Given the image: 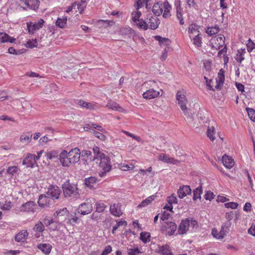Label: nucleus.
I'll return each mask as SVG.
<instances>
[{"instance_id": "c03bdc74", "label": "nucleus", "mask_w": 255, "mask_h": 255, "mask_svg": "<svg viewBox=\"0 0 255 255\" xmlns=\"http://www.w3.org/2000/svg\"><path fill=\"white\" fill-rule=\"evenodd\" d=\"M202 188L201 186L197 188L193 191V199L196 200L198 198H201V195L202 193Z\"/></svg>"}, {"instance_id": "338daca9", "label": "nucleus", "mask_w": 255, "mask_h": 255, "mask_svg": "<svg viewBox=\"0 0 255 255\" xmlns=\"http://www.w3.org/2000/svg\"><path fill=\"white\" fill-rule=\"evenodd\" d=\"M248 233L254 237H255V225L252 224L248 229Z\"/></svg>"}, {"instance_id": "680f3d73", "label": "nucleus", "mask_w": 255, "mask_h": 255, "mask_svg": "<svg viewBox=\"0 0 255 255\" xmlns=\"http://www.w3.org/2000/svg\"><path fill=\"white\" fill-rule=\"evenodd\" d=\"M112 252V247L111 246L105 247L101 255H108Z\"/></svg>"}, {"instance_id": "f704fd0d", "label": "nucleus", "mask_w": 255, "mask_h": 255, "mask_svg": "<svg viewBox=\"0 0 255 255\" xmlns=\"http://www.w3.org/2000/svg\"><path fill=\"white\" fill-rule=\"evenodd\" d=\"M97 182V179L95 177H90L85 179V184L89 188L94 187Z\"/></svg>"}, {"instance_id": "f3484780", "label": "nucleus", "mask_w": 255, "mask_h": 255, "mask_svg": "<svg viewBox=\"0 0 255 255\" xmlns=\"http://www.w3.org/2000/svg\"><path fill=\"white\" fill-rule=\"evenodd\" d=\"M36 204L34 202L29 201L22 204L20 211L25 212H34L36 211Z\"/></svg>"}, {"instance_id": "7c9ffc66", "label": "nucleus", "mask_w": 255, "mask_h": 255, "mask_svg": "<svg viewBox=\"0 0 255 255\" xmlns=\"http://www.w3.org/2000/svg\"><path fill=\"white\" fill-rule=\"evenodd\" d=\"M246 53V51L245 48H241L237 50V53L235 56V58L238 63H241L245 59V54Z\"/></svg>"}, {"instance_id": "a878e982", "label": "nucleus", "mask_w": 255, "mask_h": 255, "mask_svg": "<svg viewBox=\"0 0 255 255\" xmlns=\"http://www.w3.org/2000/svg\"><path fill=\"white\" fill-rule=\"evenodd\" d=\"M223 165L228 169H231L234 165L233 159L226 154H224L222 158Z\"/></svg>"}, {"instance_id": "3c124183", "label": "nucleus", "mask_w": 255, "mask_h": 255, "mask_svg": "<svg viewBox=\"0 0 255 255\" xmlns=\"http://www.w3.org/2000/svg\"><path fill=\"white\" fill-rule=\"evenodd\" d=\"M106 205L102 202H98L96 203V211L98 212H103L106 208Z\"/></svg>"}, {"instance_id": "0eeeda50", "label": "nucleus", "mask_w": 255, "mask_h": 255, "mask_svg": "<svg viewBox=\"0 0 255 255\" xmlns=\"http://www.w3.org/2000/svg\"><path fill=\"white\" fill-rule=\"evenodd\" d=\"M17 4L20 8L25 10H37L39 6L38 0H17Z\"/></svg>"}, {"instance_id": "412c9836", "label": "nucleus", "mask_w": 255, "mask_h": 255, "mask_svg": "<svg viewBox=\"0 0 255 255\" xmlns=\"http://www.w3.org/2000/svg\"><path fill=\"white\" fill-rule=\"evenodd\" d=\"M192 190L188 185H184L180 187L177 191L178 196L180 198H183L191 193Z\"/></svg>"}, {"instance_id": "f03ea898", "label": "nucleus", "mask_w": 255, "mask_h": 255, "mask_svg": "<svg viewBox=\"0 0 255 255\" xmlns=\"http://www.w3.org/2000/svg\"><path fill=\"white\" fill-rule=\"evenodd\" d=\"M81 156V151L78 147L71 148L69 151L63 149L59 154L60 162L64 167H69L70 165L79 162Z\"/></svg>"}, {"instance_id": "4468645a", "label": "nucleus", "mask_w": 255, "mask_h": 255, "mask_svg": "<svg viewBox=\"0 0 255 255\" xmlns=\"http://www.w3.org/2000/svg\"><path fill=\"white\" fill-rule=\"evenodd\" d=\"M75 103L82 108H84L87 110H93L97 108V104L95 102H87L82 100L77 99L75 100Z\"/></svg>"}, {"instance_id": "6ab92c4d", "label": "nucleus", "mask_w": 255, "mask_h": 255, "mask_svg": "<svg viewBox=\"0 0 255 255\" xmlns=\"http://www.w3.org/2000/svg\"><path fill=\"white\" fill-rule=\"evenodd\" d=\"M158 159L166 163L177 164L179 163L177 160L170 157L169 155H167V154H165V153H160L158 156Z\"/></svg>"}, {"instance_id": "58836bf2", "label": "nucleus", "mask_w": 255, "mask_h": 255, "mask_svg": "<svg viewBox=\"0 0 255 255\" xmlns=\"http://www.w3.org/2000/svg\"><path fill=\"white\" fill-rule=\"evenodd\" d=\"M45 226L43 223L41 222H38L34 226L33 230L36 233H43L44 231Z\"/></svg>"}, {"instance_id": "37998d69", "label": "nucleus", "mask_w": 255, "mask_h": 255, "mask_svg": "<svg viewBox=\"0 0 255 255\" xmlns=\"http://www.w3.org/2000/svg\"><path fill=\"white\" fill-rule=\"evenodd\" d=\"M220 30L219 26L208 27L206 32L210 35H213L218 33Z\"/></svg>"}, {"instance_id": "ddd939ff", "label": "nucleus", "mask_w": 255, "mask_h": 255, "mask_svg": "<svg viewBox=\"0 0 255 255\" xmlns=\"http://www.w3.org/2000/svg\"><path fill=\"white\" fill-rule=\"evenodd\" d=\"M161 230L166 235L172 236L176 231L177 226L174 222H166L162 224Z\"/></svg>"}, {"instance_id": "a18cd8bd", "label": "nucleus", "mask_w": 255, "mask_h": 255, "mask_svg": "<svg viewBox=\"0 0 255 255\" xmlns=\"http://www.w3.org/2000/svg\"><path fill=\"white\" fill-rule=\"evenodd\" d=\"M134 23L136 24V25L138 27V28L142 29L143 30H147V26H146V21H143L141 19H139L137 20Z\"/></svg>"}, {"instance_id": "bf43d9fd", "label": "nucleus", "mask_w": 255, "mask_h": 255, "mask_svg": "<svg viewBox=\"0 0 255 255\" xmlns=\"http://www.w3.org/2000/svg\"><path fill=\"white\" fill-rule=\"evenodd\" d=\"M11 202L10 201H5L4 203L2 204L1 209L4 210H8L11 208Z\"/></svg>"}, {"instance_id": "f257e3e1", "label": "nucleus", "mask_w": 255, "mask_h": 255, "mask_svg": "<svg viewBox=\"0 0 255 255\" xmlns=\"http://www.w3.org/2000/svg\"><path fill=\"white\" fill-rule=\"evenodd\" d=\"M94 160H97L100 171L99 175L101 177H105L107 173L109 172L112 168L110 158L103 153V150L97 146L93 147Z\"/></svg>"}, {"instance_id": "774afa93", "label": "nucleus", "mask_w": 255, "mask_h": 255, "mask_svg": "<svg viewBox=\"0 0 255 255\" xmlns=\"http://www.w3.org/2000/svg\"><path fill=\"white\" fill-rule=\"evenodd\" d=\"M247 50L249 52H251L254 49H255V43L249 42L247 44Z\"/></svg>"}, {"instance_id": "c9c22d12", "label": "nucleus", "mask_w": 255, "mask_h": 255, "mask_svg": "<svg viewBox=\"0 0 255 255\" xmlns=\"http://www.w3.org/2000/svg\"><path fill=\"white\" fill-rule=\"evenodd\" d=\"M140 240L144 244H146L150 241V234L149 232L143 231L140 233Z\"/></svg>"}, {"instance_id": "c85d7f7f", "label": "nucleus", "mask_w": 255, "mask_h": 255, "mask_svg": "<svg viewBox=\"0 0 255 255\" xmlns=\"http://www.w3.org/2000/svg\"><path fill=\"white\" fill-rule=\"evenodd\" d=\"M158 254V255H172L170 247L167 245L159 247Z\"/></svg>"}, {"instance_id": "09e8293b", "label": "nucleus", "mask_w": 255, "mask_h": 255, "mask_svg": "<svg viewBox=\"0 0 255 255\" xmlns=\"http://www.w3.org/2000/svg\"><path fill=\"white\" fill-rule=\"evenodd\" d=\"M154 38L159 41L160 44L168 45L170 42V40L168 38H163L160 36H155Z\"/></svg>"}, {"instance_id": "39448f33", "label": "nucleus", "mask_w": 255, "mask_h": 255, "mask_svg": "<svg viewBox=\"0 0 255 255\" xmlns=\"http://www.w3.org/2000/svg\"><path fill=\"white\" fill-rule=\"evenodd\" d=\"M187 91L184 89H179L176 95V100L181 110L185 115H188V109L187 107L188 99L186 97Z\"/></svg>"}, {"instance_id": "7ed1b4c3", "label": "nucleus", "mask_w": 255, "mask_h": 255, "mask_svg": "<svg viewBox=\"0 0 255 255\" xmlns=\"http://www.w3.org/2000/svg\"><path fill=\"white\" fill-rule=\"evenodd\" d=\"M142 86L146 89L142 94L143 98L146 100H152L159 97L160 92L154 89L158 87L157 83L155 81L145 82Z\"/></svg>"}, {"instance_id": "9b49d317", "label": "nucleus", "mask_w": 255, "mask_h": 255, "mask_svg": "<svg viewBox=\"0 0 255 255\" xmlns=\"http://www.w3.org/2000/svg\"><path fill=\"white\" fill-rule=\"evenodd\" d=\"M225 37L223 34H218L210 39V45L212 48L218 50L221 47L225 45Z\"/></svg>"}, {"instance_id": "052dcab7", "label": "nucleus", "mask_w": 255, "mask_h": 255, "mask_svg": "<svg viewBox=\"0 0 255 255\" xmlns=\"http://www.w3.org/2000/svg\"><path fill=\"white\" fill-rule=\"evenodd\" d=\"M54 223V221L52 218L46 217L43 219V224H44L46 226H48L51 224Z\"/></svg>"}, {"instance_id": "2eb2a0df", "label": "nucleus", "mask_w": 255, "mask_h": 255, "mask_svg": "<svg viewBox=\"0 0 255 255\" xmlns=\"http://www.w3.org/2000/svg\"><path fill=\"white\" fill-rule=\"evenodd\" d=\"M146 23L147 29H155L159 24V21L156 17L148 15L147 16Z\"/></svg>"}, {"instance_id": "423d86ee", "label": "nucleus", "mask_w": 255, "mask_h": 255, "mask_svg": "<svg viewBox=\"0 0 255 255\" xmlns=\"http://www.w3.org/2000/svg\"><path fill=\"white\" fill-rule=\"evenodd\" d=\"M62 188L65 197H75L79 195L77 186L71 184L69 180L66 181L62 184Z\"/></svg>"}, {"instance_id": "20e7f679", "label": "nucleus", "mask_w": 255, "mask_h": 255, "mask_svg": "<svg viewBox=\"0 0 255 255\" xmlns=\"http://www.w3.org/2000/svg\"><path fill=\"white\" fill-rule=\"evenodd\" d=\"M171 6L167 1H165L164 2L154 3L152 6V10L155 15L159 16L163 14V17L167 18L171 16Z\"/></svg>"}, {"instance_id": "4c0bfd02", "label": "nucleus", "mask_w": 255, "mask_h": 255, "mask_svg": "<svg viewBox=\"0 0 255 255\" xmlns=\"http://www.w3.org/2000/svg\"><path fill=\"white\" fill-rule=\"evenodd\" d=\"M86 6V3L84 1H81L80 2H74L73 3V6L74 7V9H78L79 13H81L84 10Z\"/></svg>"}, {"instance_id": "9d476101", "label": "nucleus", "mask_w": 255, "mask_h": 255, "mask_svg": "<svg viewBox=\"0 0 255 255\" xmlns=\"http://www.w3.org/2000/svg\"><path fill=\"white\" fill-rule=\"evenodd\" d=\"M229 230V226L224 224L222 225L219 231H218V229L213 228L211 231V235L215 239L221 240L227 236Z\"/></svg>"}, {"instance_id": "69168bd1", "label": "nucleus", "mask_w": 255, "mask_h": 255, "mask_svg": "<svg viewBox=\"0 0 255 255\" xmlns=\"http://www.w3.org/2000/svg\"><path fill=\"white\" fill-rule=\"evenodd\" d=\"M94 134L96 137H97L98 138H100L101 140H104L106 138V136L104 134L98 131H94Z\"/></svg>"}, {"instance_id": "6e6d98bb", "label": "nucleus", "mask_w": 255, "mask_h": 255, "mask_svg": "<svg viewBox=\"0 0 255 255\" xmlns=\"http://www.w3.org/2000/svg\"><path fill=\"white\" fill-rule=\"evenodd\" d=\"M128 255H138L141 253L138 248L128 249Z\"/></svg>"}, {"instance_id": "473e14b6", "label": "nucleus", "mask_w": 255, "mask_h": 255, "mask_svg": "<svg viewBox=\"0 0 255 255\" xmlns=\"http://www.w3.org/2000/svg\"><path fill=\"white\" fill-rule=\"evenodd\" d=\"M221 70H220V72L218 74L217 79L216 80V86L215 88L217 90H220L223 85L224 82V75L221 73Z\"/></svg>"}, {"instance_id": "0e129e2a", "label": "nucleus", "mask_w": 255, "mask_h": 255, "mask_svg": "<svg viewBox=\"0 0 255 255\" xmlns=\"http://www.w3.org/2000/svg\"><path fill=\"white\" fill-rule=\"evenodd\" d=\"M186 2L189 7H195L197 6V3L195 0H186Z\"/></svg>"}, {"instance_id": "864d4df0", "label": "nucleus", "mask_w": 255, "mask_h": 255, "mask_svg": "<svg viewBox=\"0 0 255 255\" xmlns=\"http://www.w3.org/2000/svg\"><path fill=\"white\" fill-rule=\"evenodd\" d=\"M248 116L252 121L255 122V110L252 108H247Z\"/></svg>"}, {"instance_id": "2f4dec72", "label": "nucleus", "mask_w": 255, "mask_h": 255, "mask_svg": "<svg viewBox=\"0 0 255 255\" xmlns=\"http://www.w3.org/2000/svg\"><path fill=\"white\" fill-rule=\"evenodd\" d=\"M37 248L45 255H48L50 253L52 247L50 244H42L38 245Z\"/></svg>"}, {"instance_id": "b1692460", "label": "nucleus", "mask_w": 255, "mask_h": 255, "mask_svg": "<svg viewBox=\"0 0 255 255\" xmlns=\"http://www.w3.org/2000/svg\"><path fill=\"white\" fill-rule=\"evenodd\" d=\"M32 133L30 131L23 133L20 136V142L23 144H27L31 140Z\"/></svg>"}, {"instance_id": "6e6552de", "label": "nucleus", "mask_w": 255, "mask_h": 255, "mask_svg": "<svg viewBox=\"0 0 255 255\" xmlns=\"http://www.w3.org/2000/svg\"><path fill=\"white\" fill-rule=\"evenodd\" d=\"M95 202L94 198H89L79 205L78 212L82 215H87L93 210V204Z\"/></svg>"}, {"instance_id": "a19ab883", "label": "nucleus", "mask_w": 255, "mask_h": 255, "mask_svg": "<svg viewBox=\"0 0 255 255\" xmlns=\"http://www.w3.org/2000/svg\"><path fill=\"white\" fill-rule=\"evenodd\" d=\"M215 127L214 126L209 127L207 131V134L208 137L211 141H214L215 139Z\"/></svg>"}, {"instance_id": "8fccbe9b", "label": "nucleus", "mask_w": 255, "mask_h": 255, "mask_svg": "<svg viewBox=\"0 0 255 255\" xmlns=\"http://www.w3.org/2000/svg\"><path fill=\"white\" fill-rule=\"evenodd\" d=\"M148 0H138L136 1V4H135V7H136V9H139L140 8L145 6V7H147V2Z\"/></svg>"}, {"instance_id": "5701e85b", "label": "nucleus", "mask_w": 255, "mask_h": 255, "mask_svg": "<svg viewBox=\"0 0 255 255\" xmlns=\"http://www.w3.org/2000/svg\"><path fill=\"white\" fill-rule=\"evenodd\" d=\"M106 107L114 111H118L123 113H126V110L115 102H109L106 105Z\"/></svg>"}, {"instance_id": "1a4fd4ad", "label": "nucleus", "mask_w": 255, "mask_h": 255, "mask_svg": "<svg viewBox=\"0 0 255 255\" xmlns=\"http://www.w3.org/2000/svg\"><path fill=\"white\" fill-rule=\"evenodd\" d=\"M44 23L45 21L42 18L35 22H27L26 26L29 34H33L35 31L40 30L43 27Z\"/></svg>"}, {"instance_id": "79ce46f5", "label": "nucleus", "mask_w": 255, "mask_h": 255, "mask_svg": "<svg viewBox=\"0 0 255 255\" xmlns=\"http://www.w3.org/2000/svg\"><path fill=\"white\" fill-rule=\"evenodd\" d=\"M45 156L47 159L51 160L57 158L59 156V153L57 150H50L46 153Z\"/></svg>"}, {"instance_id": "f8f14e48", "label": "nucleus", "mask_w": 255, "mask_h": 255, "mask_svg": "<svg viewBox=\"0 0 255 255\" xmlns=\"http://www.w3.org/2000/svg\"><path fill=\"white\" fill-rule=\"evenodd\" d=\"M35 158V154L27 153L23 155V158L21 159L22 164L27 168H33L37 164Z\"/></svg>"}, {"instance_id": "dca6fc26", "label": "nucleus", "mask_w": 255, "mask_h": 255, "mask_svg": "<svg viewBox=\"0 0 255 255\" xmlns=\"http://www.w3.org/2000/svg\"><path fill=\"white\" fill-rule=\"evenodd\" d=\"M190 225V222L189 219H185L182 220L178 227V233L180 235H184V234H186L189 229Z\"/></svg>"}, {"instance_id": "49530a36", "label": "nucleus", "mask_w": 255, "mask_h": 255, "mask_svg": "<svg viewBox=\"0 0 255 255\" xmlns=\"http://www.w3.org/2000/svg\"><path fill=\"white\" fill-rule=\"evenodd\" d=\"M193 41V43L197 47L201 46L202 43V37L200 35H197V36H194L191 38Z\"/></svg>"}, {"instance_id": "de8ad7c7", "label": "nucleus", "mask_w": 255, "mask_h": 255, "mask_svg": "<svg viewBox=\"0 0 255 255\" xmlns=\"http://www.w3.org/2000/svg\"><path fill=\"white\" fill-rule=\"evenodd\" d=\"M27 48H33L37 46V41L36 39L29 40L25 44Z\"/></svg>"}, {"instance_id": "e2e57ef3", "label": "nucleus", "mask_w": 255, "mask_h": 255, "mask_svg": "<svg viewBox=\"0 0 255 255\" xmlns=\"http://www.w3.org/2000/svg\"><path fill=\"white\" fill-rule=\"evenodd\" d=\"M215 197L214 193L211 191H208L205 194V198L206 200H211Z\"/></svg>"}, {"instance_id": "cd10ccee", "label": "nucleus", "mask_w": 255, "mask_h": 255, "mask_svg": "<svg viewBox=\"0 0 255 255\" xmlns=\"http://www.w3.org/2000/svg\"><path fill=\"white\" fill-rule=\"evenodd\" d=\"M28 233L26 229L21 230L20 232L17 233V242L24 243L27 240Z\"/></svg>"}, {"instance_id": "bb28decb", "label": "nucleus", "mask_w": 255, "mask_h": 255, "mask_svg": "<svg viewBox=\"0 0 255 255\" xmlns=\"http://www.w3.org/2000/svg\"><path fill=\"white\" fill-rule=\"evenodd\" d=\"M50 201V198L49 196L40 195L38 200V203L40 207H44L48 206Z\"/></svg>"}, {"instance_id": "4d7b16f0", "label": "nucleus", "mask_w": 255, "mask_h": 255, "mask_svg": "<svg viewBox=\"0 0 255 255\" xmlns=\"http://www.w3.org/2000/svg\"><path fill=\"white\" fill-rule=\"evenodd\" d=\"M224 206L227 208H231L232 209H235L238 208V204L236 202H228L224 204Z\"/></svg>"}, {"instance_id": "603ef678", "label": "nucleus", "mask_w": 255, "mask_h": 255, "mask_svg": "<svg viewBox=\"0 0 255 255\" xmlns=\"http://www.w3.org/2000/svg\"><path fill=\"white\" fill-rule=\"evenodd\" d=\"M141 15V13L139 9H136V11L134 12H132L131 13V19H132V21L133 22H136L137 20L140 19V16Z\"/></svg>"}, {"instance_id": "c756f323", "label": "nucleus", "mask_w": 255, "mask_h": 255, "mask_svg": "<svg viewBox=\"0 0 255 255\" xmlns=\"http://www.w3.org/2000/svg\"><path fill=\"white\" fill-rule=\"evenodd\" d=\"M120 31L123 35L128 36V37H130L135 33V31L128 26H122L120 28Z\"/></svg>"}, {"instance_id": "ea45409f", "label": "nucleus", "mask_w": 255, "mask_h": 255, "mask_svg": "<svg viewBox=\"0 0 255 255\" xmlns=\"http://www.w3.org/2000/svg\"><path fill=\"white\" fill-rule=\"evenodd\" d=\"M67 20V19L66 16H63L62 18H58V19L56 21V26H57L61 28H63L65 26Z\"/></svg>"}, {"instance_id": "aec40b11", "label": "nucleus", "mask_w": 255, "mask_h": 255, "mask_svg": "<svg viewBox=\"0 0 255 255\" xmlns=\"http://www.w3.org/2000/svg\"><path fill=\"white\" fill-rule=\"evenodd\" d=\"M68 210L66 207H64L57 210L54 214V217H55L59 220H64L68 216Z\"/></svg>"}, {"instance_id": "393cba45", "label": "nucleus", "mask_w": 255, "mask_h": 255, "mask_svg": "<svg viewBox=\"0 0 255 255\" xmlns=\"http://www.w3.org/2000/svg\"><path fill=\"white\" fill-rule=\"evenodd\" d=\"M111 213L115 216L120 217L123 214V211L121 209V205L119 204H113L110 206Z\"/></svg>"}, {"instance_id": "13d9d810", "label": "nucleus", "mask_w": 255, "mask_h": 255, "mask_svg": "<svg viewBox=\"0 0 255 255\" xmlns=\"http://www.w3.org/2000/svg\"><path fill=\"white\" fill-rule=\"evenodd\" d=\"M167 201L168 203L170 205H172L173 204L177 203V199L175 196L174 195H171L168 196L167 198Z\"/></svg>"}, {"instance_id": "a211bd4d", "label": "nucleus", "mask_w": 255, "mask_h": 255, "mask_svg": "<svg viewBox=\"0 0 255 255\" xmlns=\"http://www.w3.org/2000/svg\"><path fill=\"white\" fill-rule=\"evenodd\" d=\"M60 189L57 186L52 185L48 189L47 192L48 196L52 197L53 199H57L60 195Z\"/></svg>"}, {"instance_id": "4be33fe9", "label": "nucleus", "mask_w": 255, "mask_h": 255, "mask_svg": "<svg viewBox=\"0 0 255 255\" xmlns=\"http://www.w3.org/2000/svg\"><path fill=\"white\" fill-rule=\"evenodd\" d=\"M200 26L196 24H191L188 27V32L189 34V37L192 38L194 36H197V35H200Z\"/></svg>"}, {"instance_id": "e433bc0d", "label": "nucleus", "mask_w": 255, "mask_h": 255, "mask_svg": "<svg viewBox=\"0 0 255 255\" xmlns=\"http://www.w3.org/2000/svg\"><path fill=\"white\" fill-rule=\"evenodd\" d=\"M15 40V38H10L6 33L0 32V40L1 42H9L10 43H12Z\"/></svg>"}, {"instance_id": "72a5a7b5", "label": "nucleus", "mask_w": 255, "mask_h": 255, "mask_svg": "<svg viewBox=\"0 0 255 255\" xmlns=\"http://www.w3.org/2000/svg\"><path fill=\"white\" fill-rule=\"evenodd\" d=\"M155 196L152 195L148 197L145 199L141 201L138 205L137 208H140L147 206L148 205L150 204L152 201L155 199Z\"/></svg>"}, {"instance_id": "5fc2aeb1", "label": "nucleus", "mask_w": 255, "mask_h": 255, "mask_svg": "<svg viewBox=\"0 0 255 255\" xmlns=\"http://www.w3.org/2000/svg\"><path fill=\"white\" fill-rule=\"evenodd\" d=\"M122 131L123 132L125 133V134H126L127 135L131 137L132 138H133L134 139H136L138 142L142 141V140H141V139L140 138V137L139 136L134 135V134H133L128 131H127V130H122Z\"/></svg>"}]
</instances>
